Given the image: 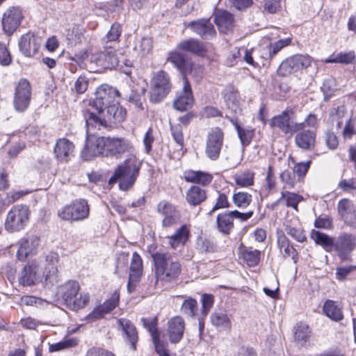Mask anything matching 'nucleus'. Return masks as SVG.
Wrapping results in <instances>:
<instances>
[{
    "label": "nucleus",
    "instance_id": "obj_1",
    "mask_svg": "<svg viewBox=\"0 0 356 356\" xmlns=\"http://www.w3.org/2000/svg\"><path fill=\"white\" fill-rule=\"evenodd\" d=\"M120 96L119 91L111 86H102L95 93V98L91 102L90 106L95 111H83L86 124L95 126L97 130L107 129L109 123L122 122L127 115L126 110L122 108L115 99Z\"/></svg>",
    "mask_w": 356,
    "mask_h": 356
},
{
    "label": "nucleus",
    "instance_id": "obj_2",
    "mask_svg": "<svg viewBox=\"0 0 356 356\" xmlns=\"http://www.w3.org/2000/svg\"><path fill=\"white\" fill-rule=\"evenodd\" d=\"M142 163L134 154L129 156L115 169L108 179L110 185L118 182L120 190L127 191L134 185L139 176Z\"/></svg>",
    "mask_w": 356,
    "mask_h": 356
},
{
    "label": "nucleus",
    "instance_id": "obj_3",
    "mask_svg": "<svg viewBox=\"0 0 356 356\" xmlns=\"http://www.w3.org/2000/svg\"><path fill=\"white\" fill-rule=\"evenodd\" d=\"M151 256L158 279L165 282H170L180 274L181 266L178 261L172 260L170 253L157 251L152 253Z\"/></svg>",
    "mask_w": 356,
    "mask_h": 356
},
{
    "label": "nucleus",
    "instance_id": "obj_4",
    "mask_svg": "<svg viewBox=\"0 0 356 356\" xmlns=\"http://www.w3.org/2000/svg\"><path fill=\"white\" fill-rule=\"evenodd\" d=\"M79 289L77 282L69 281L59 286L58 295L68 308L76 311L83 308L90 300L89 294L86 293H81L79 297H77Z\"/></svg>",
    "mask_w": 356,
    "mask_h": 356
},
{
    "label": "nucleus",
    "instance_id": "obj_5",
    "mask_svg": "<svg viewBox=\"0 0 356 356\" xmlns=\"http://www.w3.org/2000/svg\"><path fill=\"white\" fill-rule=\"evenodd\" d=\"M86 127V140L84 149L81 152L82 157L85 160H90L99 155L106 156V137H101L96 135L95 126Z\"/></svg>",
    "mask_w": 356,
    "mask_h": 356
},
{
    "label": "nucleus",
    "instance_id": "obj_6",
    "mask_svg": "<svg viewBox=\"0 0 356 356\" xmlns=\"http://www.w3.org/2000/svg\"><path fill=\"white\" fill-rule=\"evenodd\" d=\"M31 211L24 204L13 206L8 212L5 220V229L10 233L17 232L25 228L30 219Z\"/></svg>",
    "mask_w": 356,
    "mask_h": 356
},
{
    "label": "nucleus",
    "instance_id": "obj_7",
    "mask_svg": "<svg viewBox=\"0 0 356 356\" xmlns=\"http://www.w3.org/2000/svg\"><path fill=\"white\" fill-rule=\"evenodd\" d=\"M89 205L83 199L76 200L58 209V217L66 221H81L88 218Z\"/></svg>",
    "mask_w": 356,
    "mask_h": 356
},
{
    "label": "nucleus",
    "instance_id": "obj_8",
    "mask_svg": "<svg viewBox=\"0 0 356 356\" xmlns=\"http://www.w3.org/2000/svg\"><path fill=\"white\" fill-rule=\"evenodd\" d=\"M312 60V58L308 54H295L280 63L277 71V74L281 76H286L296 72H302L311 66Z\"/></svg>",
    "mask_w": 356,
    "mask_h": 356
},
{
    "label": "nucleus",
    "instance_id": "obj_9",
    "mask_svg": "<svg viewBox=\"0 0 356 356\" xmlns=\"http://www.w3.org/2000/svg\"><path fill=\"white\" fill-rule=\"evenodd\" d=\"M152 83L150 100L154 103L160 102L171 89L169 75L163 70H160L154 75Z\"/></svg>",
    "mask_w": 356,
    "mask_h": 356
},
{
    "label": "nucleus",
    "instance_id": "obj_10",
    "mask_svg": "<svg viewBox=\"0 0 356 356\" xmlns=\"http://www.w3.org/2000/svg\"><path fill=\"white\" fill-rule=\"evenodd\" d=\"M134 147L131 142L124 138L106 137V156L121 159L123 154L129 153L134 154Z\"/></svg>",
    "mask_w": 356,
    "mask_h": 356
},
{
    "label": "nucleus",
    "instance_id": "obj_11",
    "mask_svg": "<svg viewBox=\"0 0 356 356\" xmlns=\"http://www.w3.org/2000/svg\"><path fill=\"white\" fill-rule=\"evenodd\" d=\"M40 238L37 235L31 234L22 237L17 242V259L24 261L27 258L35 255L40 246Z\"/></svg>",
    "mask_w": 356,
    "mask_h": 356
},
{
    "label": "nucleus",
    "instance_id": "obj_12",
    "mask_svg": "<svg viewBox=\"0 0 356 356\" xmlns=\"http://www.w3.org/2000/svg\"><path fill=\"white\" fill-rule=\"evenodd\" d=\"M223 141L222 131L218 127L211 129L207 135L205 147V154L209 159L216 161L219 158Z\"/></svg>",
    "mask_w": 356,
    "mask_h": 356
},
{
    "label": "nucleus",
    "instance_id": "obj_13",
    "mask_svg": "<svg viewBox=\"0 0 356 356\" xmlns=\"http://www.w3.org/2000/svg\"><path fill=\"white\" fill-rule=\"evenodd\" d=\"M356 248V236L342 232L335 238L334 250L342 261L348 260L350 254Z\"/></svg>",
    "mask_w": 356,
    "mask_h": 356
},
{
    "label": "nucleus",
    "instance_id": "obj_14",
    "mask_svg": "<svg viewBox=\"0 0 356 356\" xmlns=\"http://www.w3.org/2000/svg\"><path fill=\"white\" fill-rule=\"evenodd\" d=\"M31 98V88L29 82L20 79L15 88L14 106L16 111L23 112L29 107Z\"/></svg>",
    "mask_w": 356,
    "mask_h": 356
},
{
    "label": "nucleus",
    "instance_id": "obj_15",
    "mask_svg": "<svg viewBox=\"0 0 356 356\" xmlns=\"http://www.w3.org/2000/svg\"><path fill=\"white\" fill-rule=\"evenodd\" d=\"M157 211L163 216L162 226L170 227L179 223L181 213L176 207L167 201H161L157 205Z\"/></svg>",
    "mask_w": 356,
    "mask_h": 356
},
{
    "label": "nucleus",
    "instance_id": "obj_16",
    "mask_svg": "<svg viewBox=\"0 0 356 356\" xmlns=\"http://www.w3.org/2000/svg\"><path fill=\"white\" fill-rule=\"evenodd\" d=\"M43 277L38 273V265L35 262H30L25 265L19 271L17 280L23 286H32L42 281Z\"/></svg>",
    "mask_w": 356,
    "mask_h": 356
},
{
    "label": "nucleus",
    "instance_id": "obj_17",
    "mask_svg": "<svg viewBox=\"0 0 356 356\" xmlns=\"http://www.w3.org/2000/svg\"><path fill=\"white\" fill-rule=\"evenodd\" d=\"M90 61L104 68H113L120 63L114 47L106 45L104 51L90 56Z\"/></svg>",
    "mask_w": 356,
    "mask_h": 356
},
{
    "label": "nucleus",
    "instance_id": "obj_18",
    "mask_svg": "<svg viewBox=\"0 0 356 356\" xmlns=\"http://www.w3.org/2000/svg\"><path fill=\"white\" fill-rule=\"evenodd\" d=\"M58 263V253L50 252L44 256L42 277L46 283L49 282L53 284L57 282Z\"/></svg>",
    "mask_w": 356,
    "mask_h": 356
},
{
    "label": "nucleus",
    "instance_id": "obj_19",
    "mask_svg": "<svg viewBox=\"0 0 356 356\" xmlns=\"http://www.w3.org/2000/svg\"><path fill=\"white\" fill-rule=\"evenodd\" d=\"M22 10L17 7L7 9L2 17L3 30L8 35H11L20 25L23 19Z\"/></svg>",
    "mask_w": 356,
    "mask_h": 356
},
{
    "label": "nucleus",
    "instance_id": "obj_20",
    "mask_svg": "<svg viewBox=\"0 0 356 356\" xmlns=\"http://www.w3.org/2000/svg\"><path fill=\"white\" fill-rule=\"evenodd\" d=\"M118 328L122 332L124 340L130 346L132 350H136L138 335L135 325L127 318H119L117 321Z\"/></svg>",
    "mask_w": 356,
    "mask_h": 356
},
{
    "label": "nucleus",
    "instance_id": "obj_21",
    "mask_svg": "<svg viewBox=\"0 0 356 356\" xmlns=\"http://www.w3.org/2000/svg\"><path fill=\"white\" fill-rule=\"evenodd\" d=\"M143 261L140 256L137 252H134L130 264V273L129 281L127 283V291L129 293H132L136 288V283L140 281L143 275Z\"/></svg>",
    "mask_w": 356,
    "mask_h": 356
},
{
    "label": "nucleus",
    "instance_id": "obj_22",
    "mask_svg": "<svg viewBox=\"0 0 356 356\" xmlns=\"http://www.w3.org/2000/svg\"><path fill=\"white\" fill-rule=\"evenodd\" d=\"M193 103L192 89L187 77L183 80V88L174 101L173 105L178 111H186L189 108Z\"/></svg>",
    "mask_w": 356,
    "mask_h": 356
},
{
    "label": "nucleus",
    "instance_id": "obj_23",
    "mask_svg": "<svg viewBox=\"0 0 356 356\" xmlns=\"http://www.w3.org/2000/svg\"><path fill=\"white\" fill-rule=\"evenodd\" d=\"M41 39L32 33L23 35L19 42L21 52L27 57L33 56L40 46Z\"/></svg>",
    "mask_w": 356,
    "mask_h": 356
},
{
    "label": "nucleus",
    "instance_id": "obj_24",
    "mask_svg": "<svg viewBox=\"0 0 356 356\" xmlns=\"http://www.w3.org/2000/svg\"><path fill=\"white\" fill-rule=\"evenodd\" d=\"M167 334L172 343H179L184 336L185 323L182 317L175 316L168 321Z\"/></svg>",
    "mask_w": 356,
    "mask_h": 356
},
{
    "label": "nucleus",
    "instance_id": "obj_25",
    "mask_svg": "<svg viewBox=\"0 0 356 356\" xmlns=\"http://www.w3.org/2000/svg\"><path fill=\"white\" fill-rule=\"evenodd\" d=\"M187 26L204 40L212 39L216 35L214 27L209 19L193 21L189 22Z\"/></svg>",
    "mask_w": 356,
    "mask_h": 356
},
{
    "label": "nucleus",
    "instance_id": "obj_26",
    "mask_svg": "<svg viewBox=\"0 0 356 356\" xmlns=\"http://www.w3.org/2000/svg\"><path fill=\"white\" fill-rule=\"evenodd\" d=\"M74 144L66 138L58 139L54 147V154L60 162H67L70 160L74 152Z\"/></svg>",
    "mask_w": 356,
    "mask_h": 356
},
{
    "label": "nucleus",
    "instance_id": "obj_27",
    "mask_svg": "<svg viewBox=\"0 0 356 356\" xmlns=\"http://www.w3.org/2000/svg\"><path fill=\"white\" fill-rule=\"evenodd\" d=\"M234 22L233 15L227 10H219L215 13L214 22L221 33H232L234 26Z\"/></svg>",
    "mask_w": 356,
    "mask_h": 356
},
{
    "label": "nucleus",
    "instance_id": "obj_28",
    "mask_svg": "<svg viewBox=\"0 0 356 356\" xmlns=\"http://www.w3.org/2000/svg\"><path fill=\"white\" fill-rule=\"evenodd\" d=\"M239 259L243 260L250 267L257 266L261 259V251L252 247L241 244L238 248Z\"/></svg>",
    "mask_w": 356,
    "mask_h": 356
},
{
    "label": "nucleus",
    "instance_id": "obj_29",
    "mask_svg": "<svg viewBox=\"0 0 356 356\" xmlns=\"http://www.w3.org/2000/svg\"><path fill=\"white\" fill-rule=\"evenodd\" d=\"M293 115V109H286L280 115L271 118L269 124L271 128L277 127L284 134H289V124H291V120Z\"/></svg>",
    "mask_w": 356,
    "mask_h": 356
},
{
    "label": "nucleus",
    "instance_id": "obj_30",
    "mask_svg": "<svg viewBox=\"0 0 356 356\" xmlns=\"http://www.w3.org/2000/svg\"><path fill=\"white\" fill-rule=\"evenodd\" d=\"M294 140L299 148L312 150L315 147L316 132L312 130L302 131L296 135Z\"/></svg>",
    "mask_w": 356,
    "mask_h": 356
},
{
    "label": "nucleus",
    "instance_id": "obj_31",
    "mask_svg": "<svg viewBox=\"0 0 356 356\" xmlns=\"http://www.w3.org/2000/svg\"><path fill=\"white\" fill-rule=\"evenodd\" d=\"M166 60L180 72L183 80L184 77H186V72L188 70V65L190 61L186 60L184 54L178 51H170L168 53Z\"/></svg>",
    "mask_w": 356,
    "mask_h": 356
},
{
    "label": "nucleus",
    "instance_id": "obj_32",
    "mask_svg": "<svg viewBox=\"0 0 356 356\" xmlns=\"http://www.w3.org/2000/svg\"><path fill=\"white\" fill-rule=\"evenodd\" d=\"M119 301V296H114L111 299L104 302L99 307L93 310L92 313L88 315L87 318L88 321H93L102 317L104 314L108 313L114 309Z\"/></svg>",
    "mask_w": 356,
    "mask_h": 356
},
{
    "label": "nucleus",
    "instance_id": "obj_33",
    "mask_svg": "<svg viewBox=\"0 0 356 356\" xmlns=\"http://www.w3.org/2000/svg\"><path fill=\"white\" fill-rule=\"evenodd\" d=\"M190 229L186 225H181L174 234L168 238V243L173 249L183 246L188 240Z\"/></svg>",
    "mask_w": 356,
    "mask_h": 356
},
{
    "label": "nucleus",
    "instance_id": "obj_34",
    "mask_svg": "<svg viewBox=\"0 0 356 356\" xmlns=\"http://www.w3.org/2000/svg\"><path fill=\"white\" fill-rule=\"evenodd\" d=\"M211 324L221 330H229L232 323L227 313L224 310L214 311L210 316Z\"/></svg>",
    "mask_w": 356,
    "mask_h": 356
},
{
    "label": "nucleus",
    "instance_id": "obj_35",
    "mask_svg": "<svg viewBox=\"0 0 356 356\" xmlns=\"http://www.w3.org/2000/svg\"><path fill=\"white\" fill-rule=\"evenodd\" d=\"M184 179L187 182L206 186L212 181L213 176L209 173L202 171L188 170L184 172Z\"/></svg>",
    "mask_w": 356,
    "mask_h": 356
},
{
    "label": "nucleus",
    "instance_id": "obj_36",
    "mask_svg": "<svg viewBox=\"0 0 356 356\" xmlns=\"http://www.w3.org/2000/svg\"><path fill=\"white\" fill-rule=\"evenodd\" d=\"M186 199L190 205L197 206L207 199V192L197 186H193L187 191Z\"/></svg>",
    "mask_w": 356,
    "mask_h": 356
},
{
    "label": "nucleus",
    "instance_id": "obj_37",
    "mask_svg": "<svg viewBox=\"0 0 356 356\" xmlns=\"http://www.w3.org/2000/svg\"><path fill=\"white\" fill-rule=\"evenodd\" d=\"M233 219L231 211L218 214L216 218L218 230L222 234H229L234 228Z\"/></svg>",
    "mask_w": 356,
    "mask_h": 356
},
{
    "label": "nucleus",
    "instance_id": "obj_38",
    "mask_svg": "<svg viewBox=\"0 0 356 356\" xmlns=\"http://www.w3.org/2000/svg\"><path fill=\"white\" fill-rule=\"evenodd\" d=\"M178 48L200 56H203L206 53V49L203 44L193 38L181 42L178 44Z\"/></svg>",
    "mask_w": 356,
    "mask_h": 356
},
{
    "label": "nucleus",
    "instance_id": "obj_39",
    "mask_svg": "<svg viewBox=\"0 0 356 356\" xmlns=\"http://www.w3.org/2000/svg\"><path fill=\"white\" fill-rule=\"evenodd\" d=\"M311 238L317 245L322 246L327 252L334 249L335 238L329 236L326 234L313 230L311 233Z\"/></svg>",
    "mask_w": 356,
    "mask_h": 356
},
{
    "label": "nucleus",
    "instance_id": "obj_40",
    "mask_svg": "<svg viewBox=\"0 0 356 356\" xmlns=\"http://www.w3.org/2000/svg\"><path fill=\"white\" fill-rule=\"evenodd\" d=\"M323 310L324 314L333 321H339L343 318L341 308L333 300H327L323 304Z\"/></svg>",
    "mask_w": 356,
    "mask_h": 356
},
{
    "label": "nucleus",
    "instance_id": "obj_41",
    "mask_svg": "<svg viewBox=\"0 0 356 356\" xmlns=\"http://www.w3.org/2000/svg\"><path fill=\"white\" fill-rule=\"evenodd\" d=\"M338 212L346 223L356 213V209L352 201L343 199L338 203Z\"/></svg>",
    "mask_w": 356,
    "mask_h": 356
},
{
    "label": "nucleus",
    "instance_id": "obj_42",
    "mask_svg": "<svg viewBox=\"0 0 356 356\" xmlns=\"http://www.w3.org/2000/svg\"><path fill=\"white\" fill-rule=\"evenodd\" d=\"M310 336L309 326L306 324L300 323L297 325L294 333L295 341L300 346H303L307 341Z\"/></svg>",
    "mask_w": 356,
    "mask_h": 356
},
{
    "label": "nucleus",
    "instance_id": "obj_43",
    "mask_svg": "<svg viewBox=\"0 0 356 356\" xmlns=\"http://www.w3.org/2000/svg\"><path fill=\"white\" fill-rule=\"evenodd\" d=\"M78 339L74 337L64 339L63 340L49 345V352H56L75 347L78 344Z\"/></svg>",
    "mask_w": 356,
    "mask_h": 356
},
{
    "label": "nucleus",
    "instance_id": "obj_44",
    "mask_svg": "<svg viewBox=\"0 0 356 356\" xmlns=\"http://www.w3.org/2000/svg\"><path fill=\"white\" fill-rule=\"evenodd\" d=\"M252 195L247 192L239 191L234 193L232 196L234 204L239 208L247 207L252 202Z\"/></svg>",
    "mask_w": 356,
    "mask_h": 356
},
{
    "label": "nucleus",
    "instance_id": "obj_45",
    "mask_svg": "<svg viewBox=\"0 0 356 356\" xmlns=\"http://www.w3.org/2000/svg\"><path fill=\"white\" fill-rule=\"evenodd\" d=\"M277 245L281 252H284V257H294L296 254V249L290 245V242L288 238L282 235L278 236Z\"/></svg>",
    "mask_w": 356,
    "mask_h": 356
},
{
    "label": "nucleus",
    "instance_id": "obj_46",
    "mask_svg": "<svg viewBox=\"0 0 356 356\" xmlns=\"http://www.w3.org/2000/svg\"><path fill=\"white\" fill-rule=\"evenodd\" d=\"M181 312L189 317H194L197 310V302L191 297L185 299L181 306Z\"/></svg>",
    "mask_w": 356,
    "mask_h": 356
},
{
    "label": "nucleus",
    "instance_id": "obj_47",
    "mask_svg": "<svg viewBox=\"0 0 356 356\" xmlns=\"http://www.w3.org/2000/svg\"><path fill=\"white\" fill-rule=\"evenodd\" d=\"M232 122L237 131L241 144L243 146H248L252 140L253 135L252 131L241 127L236 121L232 120Z\"/></svg>",
    "mask_w": 356,
    "mask_h": 356
},
{
    "label": "nucleus",
    "instance_id": "obj_48",
    "mask_svg": "<svg viewBox=\"0 0 356 356\" xmlns=\"http://www.w3.org/2000/svg\"><path fill=\"white\" fill-rule=\"evenodd\" d=\"M291 42V38H286L280 40L274 43L270 44L268 46L266 50V56L268 58H273L277 52H279L282 48L290 44Z\"/></svg>",
    "mask_w": 356,
    "mask_h": 356
},
{
    "label": "nucleus",
    "instance_id": "obj_49",
    "mask_svg": "<svg viewBox=\"0 0 356 356\" xmlns=\"http://www.w3.org/2000/svg\"><path fill=\"white\" fill-rule=\"evenodd\" d=\"M122 33L121 25L118 23H114L111 25L110 30L103 39L106 45L108 42H118L120 35Z\"/></svg>",
    "mask_w": 356,
    "mask_h": 356
},
{
    "label": "nucleus",
    "instance_id": "obj_50",
    "mask_svg": "<svg viewBox=\"0 0 356 356\" xmlns=\"http://www.w3.org/2000/svg\"><path fill=\"white\" fill-rule=\"evenodd\" d=\"M355 60V54L353 51H350L346 53H340L333 58H328L325 60L326 63H335L350 64Z\"/></svg>",
    "mask_w": 356,
    "mask_h": 356
},
{
    "label": "nucleus",
    "instance_id": "obj_51",
    "mask_svg": "<svg viewBox=\"0 0 356 356\" xmlns=\"http://www.w3.org/2000/svg\"><path fill=\"white\" fill-rule=\"evenodd\" d=\"M236 184L242 187H248L253 185L254 174L250 171H245L243 173L236 175L234 177Z\"/></svg>",
    "mask_w": 356,
    "mask_h": 356
},
{
    "label": "nucleus",
    "instance_id": "obj_52",
    "mask_svg": "<svg viewBox=\"0 0 356 356\" xmlns=\"http://www.w3.org/2000/svg\"><path fill=\"white\" fill-rule=\"evenodd\" d=\"M141 322L143 327L149 332L152 338L160 334L157 329V317L142 318Z\"/></svg>",
    "mask_w": 356,
    "mask_h": 356
},
{
    "label": "nucleus",
    "instance_id": "obj_53",
    "mask_svg": "<svg viewBox=\"0 0 356 356\" xmlns=\"http://www.w3.org/2000/svg\"><path fill=\"white\" fill-rule=\"evenodd\" d=\"M282 197H285L287 207H293L296 211L299 202L303 200L301 195L289 191L282 192Z\"/></svg>",
    "mask_w": 356,
    "mask_h": 356
},
{
    "label": "nucleus",
    "instance_id": "obj_54",
    "mask_svg": "<svg viewBox=\"0 0 356 356\" xmlns=\"http://www.w3.org/2000/svg\"><path fill=\"white\" fill-rule=\"evenodd\" d=\"M188 70L186 72L191 74L196 82H199L203 77L204 74V69L202 65L189 62Z\"/></svg>",
    "mask_w": 356,
    "mask_h": 356
},
{
    "label": "nucleus",
    "instance_id": "obj_55",
    "mask_svg": "<svg viewBox=\"0 0 356 356\" xmlns=\"http://www.w3.org/2000/svg\"><path fill=\"white\" fill-rule=\"evenodd\" d=\"M152 49V40L150 38H143L135 46L134 49L142 56L149 54Z\"/></svg>",
    "mask_w": 356,
    "mask_h": 356
},
{
    "label": "nucleus",
    "instance_id": "obj_56",
    "mask_svg": "<svg viewBox=\"0 0 356 356\" xmlns=\"http://www.w3.org/2000/svg\"><path fill=\"white\" fill-rule=\"evenodd\" d=\"M280 179L284 184V188H293L296 184V176L293 172L283 170L280 174Z\"/></svg>",
    "mask_w": 356,
    "mask_h": 356
},
{
    "label": "nucleus",
    "instance_id": "obj_57",
    "mask_svg": "<svg viewBox=\"0 0 356 356\" xmlns=\"http://www.w3.org/2000/svg\"><path fill=\"white\" fill-rule=\"evenodd\" d=\"M155 351L159 356H170L167 350L168 343L160 339V334L152 337Z\"/></svg>",
    "mask_w": 356,
    "mask_h": 356
},
{
    "label": "nucleus",
    "instance_id": "obj_58",
    "mask_svg": "<svg viewBox=\"0 0 356 356\" xmlns=\"http://www.w3.org/2000/svg\"><path fill=\"white\" fill-rule=\"evenodd\" d=\"M229 206H230V204L228 201L227 196L225 193H219L218 197L216 200V202L215 205L213 207L209 214H211V213H213L216 210H218L220 209L229 208Z\"/></svg>",
    "mask_w": 356,
    "mask_h": 356
},
{
    "label": "nucleus",
    "instance_id": "obj_59",
    "mask_svg": "<svg viewBox=\"0 0 356 356\" xmlns=\"http://www.w3.org/2000/svg\"><path fill=\"white\" fill-rule=\"evenodd\" d=\"M311 164V161L307 162H300L295 165L293 172L298 177V179L304 177L307 172Z\"/></svg>",
    "mask_w": 356,
    "mask_h": 356
},
{
    "label": "nucleus",
    "instance_id": "obj_60",
    "mask_svg": "<svg viewBox=\"0 0 356 356\" xmlns=\"http://www.w3.org/2000/svg\"><path fill=\"white\" fill-rule=\"evenodd\" d=\"M202 313L207 316L213 305V296L211 294L204 293L202 296Z\"/></svg>",
    "mask_w": 356,
    "mask_h": 356
},
{
    "label": "nucleus",
    "instance_id": "obj_61",
    "mask_svg": "<svg viewBox=\"0 0 356 356\" xmlns=\"http://www.w3.org/2000/svg\"><path fill=\"white\" fill-rule=\"evenodd\" d=\"M285 231L288 235L298 242H303L306 239V236L302 229L287 226Z\"/></svg>",
    "mask_w": 356,
    "mask_h": 356
},
{
    "label": "nucleus",
    "instance_id": "obj_62",
    "mask_svg": "<svg viewBox=\"0 0 356 356\" xmlns=\"http://www.w3.org/2000/svg\"><path fill=\"white\" fill-rule=\"evenodd\" d=\"M171 134L175 141L179 145H184V135L181 125L179 124L171 125Z\"/></svg>",
    "mask_w": 356,
    "mask_h": 356
},
{
    "label": "nucleus",
    "instance_id": "obj_63",
    "mask_svg": "<svg viewBox=\"0 0 356 356\" xmlns=\"http://www.w3.org/2000/svg\"><path fill=\"white\" fill-rule=\"evenodd\" d=\"M198 247L200 251L204 252H213L216 250V245L208 238L200 239L198 242Z\"/></svg>",
    "mask_w": 356,
    "mask_h": 356
},
{
    "label": "nucleus",
    "instance_id": "obj_64",
    "mask_svg": "<svg viewBox=\"0 0 356 356\" xmlns=\"http://www.w3.org/2000/svg\"><path fill=\"white\" fill-rule=\"evenodd\" d=\"M12 58L5 44L0 43V65L6 66L11 63Z\"/></svg>",
    "mask_w": 356,
    "mask_h": 356
}]
</instances>
